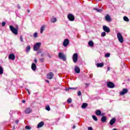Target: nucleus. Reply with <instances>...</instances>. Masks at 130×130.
<instances>
[{"mask_svg":"<svg viewBox=\"0 0 130 130\" xmlns=\"http://www.w3.org/2000/svg\"><path fill=\"white\" fill-rule=\"evenodd\" d=\"M94 10L95 11H97L98 13H101V12H103V10H102V9H99L98 8H94Z\"/></svg>","mask_w":130,"mask_h":130,"instance_id":"nucleus-25","label":"nucleus"},{"mask_svg":"<svg viewBox=\"0 0 130 130\" xmlns=\"http://www.w3.org/2000/svg\"><path fill=\"white\" fill-rule=\"evenodd\" d=\"M103 29L105 32H106L107 33H109L110 32V28L108 27V26L106 25H104L103 26Z\"/></svg>","mask_w":130,"mask_h":130,"instance_id":"nucleus-9","label":"nucleus"},{"mask_svg":"<svg viewBox=\"0 0 130 130\" xmlns=\"http://www.w3.org/2000/svg\"><path fill=\"white\" fill-rule=\"evenodd\" d=\"M87 106H88V104L83 103V104H82L81 107L83 109H85V108H86V107H87Z\"/></svg>","mask_w":130,"mask_h":130,"instance_id":"nucleus-24","label":"nucleus"},{"mask_svg":"<svg viewBox=\"0 0 130 130\" xmlns=\"http://www.w3.org/2000/svg\"><path fill=\"white\" fill-rule=\"evenodd\" d=\"M97 68H102L104 67V63H98L96 64Z\"/></svg>","mask_w":130,"mask_h":130,"instance_id":"nucleus-21","label":"nucleus"},{"mask_svg":"<svg viewBox=\"0 0 130 130\" xmlns=\"http://www.w3.org/2000/svg\"><path fill=\"white\" fill-rule=\"evenodd\" d=\"M10 29L12 33H13V34H14L15 35H18V30L19 29V27H18V26H17L16 28H15L13 25H10Z\"/></svg>","mask_w":130,"mask_h":130,"instance_id":"nucleus-1","label":"nucleus"},{"mask_svg":"<svg viewBox=\"0 0 130 130\" xmlns=\"http://www.w3.org/2000/svg\"><path fill=\"white\" fill-rule=\"evenodd\" d=\"M117 37L120 43H123V37L120 32L117 34Z\"/></svg>","mask_w":130,"mask_h":130,"instance_id":"nucleus-3","label":"nucleus"},{"mask_svg":"<svg viewBox=\"0 0 130 130\" xmlns=\"http://www.w3.org/2000/svg\"><path fill=\"white\" fill-rule=\"evenodd\" d=\"M68 18L70 21H75V16L72 14H69L68 15Z\"/></svg>","mask_w":130,"mask_h":130,"instance_id":"nucleus-7","label":"nucleus"},{"mask_svg":"<svg viewBox=\"0 0 130 130\" xmlns=\"http://www.w3.org/2000/svg\"><path fill=\"white\" fill-rule=\"evenodd\" d=\"M41 56L42 57H43L44 56H46V54H45V53H43L41 54Z\"/></svg>","mask_w":130,"mask_h":130,"instance_id":"nucleus-38","label":"nucleus"},{"mask_svg":"<svg viewBox=\"0 0 130 130\" xmlns=\"http://www.w3.org/2000/svg\"><path fill=\"white\" fill-rule=\"evenodd\" d=\"M73 129L76 128V125H73Z\"/></svg>","mask_w":130,"mask_h":130,"instance_id":"nucleus-50","label":"nucleus"},{"mask_svg":"<svg viewBox=\"0 0 130 130\" xmlns=\"http://www.w3.org/2000/svg\"><path fill=\"white\" fill-rule=\"evenodd\" d=\"M43 125H44V122L43 121H41L38 124V128H40V127H42Z\"/></svg>","mask_w":130,"mask_h":130,"instance_id":"nucleus-18","label":"nucleus"},{"mask_svg":"<svg viewBox=\"0 0 130 130\" xmlns=\"http://www.w3.org/2000/svg\"><path fill=\"white\" fill-rule=\"evenodd\" d=\"M17 8H18V9H21V6H20V5H17Z\"/></svg>","mask_w":130,"mask_h":130,"instance_id":"nucleus-46","label":"nucleus"},{"mask_svg":"<svg viewBox=\"0 0 130 130\" xmlns=\"http://www.w3.org/2000/svg\"><path fill=\"white\" fill-rule=\"evenodd\" d=\"M101 116H103V115H104V114L103 113L101 114Z\"/></svg>","mask_w":130,"mask_h":130,"instance_id":"nucleus-53","label":"nucleus"},{"mask_svg":"<svg viewBox=\"0 0 130 130\" xmlns=\"http://www.w3.org/2000/svg\"><path fill=\"white\" fill-rule=\"evenodd\" d=\"M2 26L3 27H5V26H6V22H2Z\"/></svg>","mask_w":130,"mask_h":130,"instance_id":"nucleus-42","label":"nucleus"},{"mask_svg":"<svg viewBox=\"0 0 130 130\" xmlns=\"http://www.w3.org/2000/svg\"><path fill=\"white\" fill-rule=\"evenodd\" d=\"M95 114L96 115L100 116V115H101V111H100V110H96L95 111Z\"/></svg>","mask_w":130,"mask_h":130,"instance_id":"nucleus-22","label":"nucleus"},{"mask_svg":"<svg viewBox=\"0 0 130 130\" xmlns=\"http://www.w3.org/2000/svg\"><path fill=\"white\" fill-rule=\"evenodd\" d=\"M98 1H102V0H98Z\"/></svg>","mask_w":130,"mask_h":130,"instance_id":"nucleus-58","label":"nucleus"},{"mask_svg":"<svg viewBox=\"0 0 130 130\" xmlns=\"http://www.w3.org/2000/svg\"><path fill=\"white\" fill-rule=\"evenodd\" d=\"M58 57L60 59L63 60V61H66V60H67V55H64L62 52L58 53Z\"/></svg>","mask_w":130,"mask_h":130,"instance_id":"nucleus-2","label":"nucleus"},{"mask_svg":"<svg viewBox=\"0 0 130 130\" xmlns=\"http://www.w3.org/2000/svg\"><path fill=\"white\" fill-rule=\"evenodd\" d=\"M107 87L108 88H111L112 89L113 88H114L115 87V85H114V83L112 82H107Z\"/></svg>","mask_w":130,"mask_h":130,"instance_id":"nucleus-6","label":"nucleus"},{"mask_svg":"<svg viewBox=\"0 0 130 130\" xmlns=\"http://www.w3.org/2000/svg\"><path fill=\"white\" fill-rule=\"evenodd\" d=\"M40 52H41V51H39L38 52V53H40Z\"/></svg>","mask_w":130,"mask_h":130,"instance_id":"nucleus-57","label":"nucleus"},{"mask_svg":"<svg viewBox=\"0 0 130 130\" xmlns=\"http://www.w3.org/2000/svg\"><path fill=\"white\" fill-rule=\"evenodd\" d=\"M40 61H41V62H43V61H44V58H40Z\"/></svg>","mask_w":130,"mask_h":130,"instance_id":"nucleus-40","label":"nucleus"},{"mask_svg":"<svg viewBox=\"0 0 130 130\" xmlns=\"http://www.w3.org/2000/svg\"><path fill=\"white\" fill-rule=\"evenodd\" d=\"M73 60L74 62H77L78 61V53H74L73 55Z\"/></svg>","mask_w":130,"mask_h":130,"instance_id":"nucleus-8","label":"nucleus"},{"mask_svg":"<svg viewBox=\"0 0 130 130\" xmlns=\"http://www.w3.org/2000/svg\"><path fill=\"white\" fill-rule=\"evenodd\" d=\"M105 57H109L110 56V53H106L105 54Z\"/></svg>","mask_w":130,"mask_h":130,"instance_id":"nucleus-35","label":"nucleus"},{"mask_svg":"<svg viewBox=\"0 0 130 130\" xmlns=\"http://www.w3.org/2000/svg\"><path fill=\"white\" fill-rule=\"evenodd\" d=\"M34 61L36 63L37 62V59L36 58H35Z\"/></svg>","mask_w":130,"mask_h":130,"instance_id":"nucleus-45","label":"nucleus"},{"mask_svg":"<svg viewBox=\"0 0 130 130\" xmlns=\"http://www.w3.org/2000/svg\"><path fill=\"white\" fill-rule=\"evenodd\" d=\"M123 20L124 21H125L126 22H129V19H128V18L126 16L123 17Z\"/></svg>","mask_w":130,"mask_h":130,"instance_id":"nucleus-28","label":"nucleus"},{"mask_svg":"<svg viewBox=\"0 0 130 130\" xmlns=\"http://www.w3.org/2000/svg\"><path fill=\"white\" fill-rule=\"evenodd\" d=\"M25 89L26 90L27 92H29L30 91L28 89V88H26Z\"/></svg>","mask_w":130,"mask_h":130,"instance_id":"nucleus-51","label":"nucleus"},{"mask_svg":"<svg viewBox=\"0 0 130 130\" xmlns=\"http://www.w3.org/2000/svg\"><path fill=\"white\" fill-rule=\"evenodd\" d=\"M88 130H93V128H92V127H88Z\"/></svg>","mask_w":130,"mask_h":130,"instance_id":"nucleus-44","label":"nucleus"},{"mask_svg":"<svg viewBox=\"0 0 130 130\" xmlns=\"http://www.w3.org/2000/svg\"><path fill=\"white\" fill-rule=\"evenodd\" d=\"M78 87H69L68 88H66L65 90L67 91H70V90H77Z\"/></svg>","mask_w":130,"mask_h":130,"instance_id":"nucleus-19","label":"nucleus"},{"mask_svg":"<svg viewBox=\"0 0 130 130\" xmlns=\"http://www.w3.org/2000/svg\"><path fill=\"white\" fill-rule=\"evenodd\" d=\"M15 123H16V124L19 123V121H18V120L15 121Z\"/></svg>","mask_w":130,"mask_h":130,"instance_id":"nucleus-47","label":"nucleus"},{"mask_svg":"<svg viewBox=\"0 0 130 130\" xmlns=\"http://www.w3.org/2000/svg\"><path fill=\"white\" fill-rule=\"evenodd\" d=\"M78 96H81V95H82V92H81V91H79L77 93Z\"/></svg>","mask_w":130,"mask_h":130,"instance_id":"nucleus-41","label":"nucleus"},{"mask_svg":"<svg viewBox=\"0 0 130 130\" xmlns=\"http://www.w3.org/2000/svg\"><path fill=\"white\" fill-rule=\"evenodd\" d=\"M75 72H76L77 74H80V73L81 72L80 68H79L78 67H75Z\"/></svg>","mask_w":130,"mask_h":130,"instance_id":"nucleus-17","label":"nucleus"},{"mask_svg":"<svg viewBox=\"0 0 130 130\" xmlns=\"http://www.w3.org/2000/svg\"><path fill=\"white\" fill-rule=\"evenodd\" d=\"M22 103H26V101L25 100H23L22 101Z\"/></svg>","mask_w":130,"mask_h":130,"instance_id":"nucleus-48","label":"nucleus"},{"mask_svg":"<svg viewBox=\"0 0 130 130\" xmlns=\"http://www.w3.org/2000/svg\"><path fill=\"white\" fill-rule=\"evenodd\" d=\"M46 82H47V83H49V80H46Z\"/></svg>","mask_w":130,"mask_h":130,"instance_id":"nucleus-52","label":"nucleus"},{"mask_svg":"<svg viewBox=\"0 0 130 130\" xmlns=\"http://www.w3.org/2000/svg\"><path fill=\"white\" fill-rule=\"evenodd\" d=\"M15 129V126H14L13 127V129Z\"/></svg>","mask_w":130,"mask_h":130,"instance_id":"nucleus-55","label":"nucleus"},{"mask_svg":"<svg viewBox=\"0 0 130 130\" xmlns=\"http://www.w3.org/2000/svg\"><path fill=\"white\" fill-rule=\"evenodd\" d=\"M88 45H89L91 47L93 46H94V43L92 41H90L88 42Z\"/></svg>","mask_w":130,"mask_h":130,"instance_id":"nucleus-27","label":"nucleus"},{"mask_svg":"<svg viewBox=\"0 0 130 130\" xmlns=\"http://www.w3.org/2000/svg\"><path fill=\"white\" fill-rule=\"evenodd\" d=\"M52 77H53V73L52 72L49 73L47 75V78L49 79V80H51L52 79Z\"/></svg>","mask_w":130,"mask_h":130,"instance_id":"nucleus-14","label":"nucleus"},{"mask_svg":"<svg viewBox=\"0 0 130 130\" xmlns=\"http://www.w3.org/2000/svg\"><path fill=\"white\" fill-rule=\"evenodd\" d=\"M38 34L37 32H35L34 34V37L35 38H37V37H38Z\"/></svg>","mask_w":130,"mask_h":130,"instance_id":"nucleus-37","label":"nucleus"},{"mask_svg":"<svg viewBox=\"0 0 130 130\" xmlns=\"http://www.w3.org/2000/svg\"><path fill=\"white\" fill-rule=\"evenodd\" d=\"M69 44H70V40L69 39H64V41L63 42V46H64V47H67Z\"/></svg>","mask_w":130,"mask_h":130,"instance_id":"nucleus-5","label":"nucleus"},{"mask_svg":"<svg viewBox=\"0 0 130 130\" xmlns=\"http://www.w3.org/2000/svg\"><path fill=\"white\" fill-rule=\"evenodd\" d=\"M15 56L14 54H10L9 55V59H12V60H15Z\"/></svg>","mask_w":130,"mask_h":130,"instance_id":"nucleus-16","label":"nucleus"},{"mask_svg":"<svg viewBox=\"0 0 130 130\" xmlns=\"http://www.w3.org/2000/svg\"><path fill=\"white\" fill-rule=\"evenodd\" d=\"M127 89L126 88H124L123 89L122 91L120 92V95H121L122 96H123L125 94H126L127 93Z\"/></svg>","mask_w":130,"mask_h":130,"instance_id":"nucleus-10","label":"nucleus"},{"mask_svg":"<svg viewBox=\"0 0 130 130\" xmlns=\"http://www.w3.org/2000/svg\"><path fill=\"white\" fill-rule=\"evenodd\" d=\"M27 92L28 93L29 95H30V91H27Z\"/></svg>","mask_w":130,"mask_h":130,"instance_id":"nucleus-54","label":"nucleus"},{"mask_svg":"<svg viewBox=\"0 0 130 130\" xmlns=\"http://www.w3.org/2000/svg\"><path fill=\"white\" fill-rule=\"evenodd\" d=\"M24 112L26 113L27 114H29V113H31L32 112V109L31 108H26L25 109V110L24 111Z\"/></svg>","mask_w":130,"mask_h":130,"instance_id":"nucleus-11","label":"nucleus"},{"mask_svg":"<svg viewBox=\"0 0 130 130\" xmlns=\"http://www.w3.org/2000/svg\"><path fill=\"white\" fill-rule=\"evenodd\" d=\"M37 68V67L36 66V64H35V63H32L31 64V70L34 71V72H35V71H36Z\"/></svg>","mask_w":130,"mask_h":130,"instance_id":"nucleus-15","label":"nucleus"},{"mask_svg":"<svg viewBox=\"0 0 130 130\" xmlns=\"http://www.w3.org/2000/svg\"><path fill=\"white\" fill-rule=\"evenodd\" d=\"M4 74V69L3 67H0V75H3Z\"/></svg>","mask_w":130,"mask_h":130,"instance_id":"nucleus-30","label":"nucleus"},{"mask_svg":"<svg viewBox=\"0 0 130 130\" xmlns=\"http://www.w3.org/2000/svg\"><path fill=\"white\" fill-rule=\"evenodd\" d=\"M25 129L30 130V129H31V127H30L29 126L27 125V126H25Z\"/></svg>","mask_w":130,"mask_h":130,"instance_id":"nucleus-36","label":"nucleus"},{"mask_svg":"<svg viewBox=\"0 0 130 130\" xmlns=\"http://www.w3.org/2000/svg\"><path fill=\"white\" fill-rule=\"evenodd\" d=\"M20 39L21 42H23V37H22V36H20Z\"/></svg>","mask_w":130,"mask_h":130,"instance_id":"nucleus-43","label":"nucleus"},{"mask_svg":"<svg viewBox=\"0 0 130 130\" xmlns=\"http://www.w3.org/2000/svg\"><path fill=\"white\" fill-rule=\"evenodd\" d=\"M101 36L102 37H105V36H106V32H105V31L102 32Z\"/></svg>","mask_w":130,"mask_h":130,"instance_id":"nucleus-33","label":"nucleus"},{"mask_svg":"<svg viewBox=\"0 0 130 130\" xmlns=\"http://www.w3.org/2000/svg\"><path fill=\"white\" fill-rule=\"evenodd\" d=\"M46 110H47V111H50V107H49V105L46 106Z\"/></svg>","mask_w":130,"mask_h":130,"instance_id":"nucleus-32","label":"nucleus"},{"mask_svg":"<svg viewBox=\"0 0 130 130\" xmlns=\"http://www.w3.org/2000/svg\"><path fill=\"white\" fill-rule=\"evenodd\" d=\"M107 71H110V67H108V68H107Z\"/></svg>","mask_w":130,"mask_h":130,"instance_id":"nucleus-49","label":"nucleus"},{"mask_svg":"<svg viewBox=\"0 0 130 130\" xmlns=\"http://www.w3.org/2000/svg\"><path fill=\"white\" fill-rule=\"evenodd\" d=\"M57 21V20L56 19V18H52L51 19V23H55V22H56Z\"/></svg>","mask_w":130,"mask_h":130,"instance_id":"nucleus-26","label":"nucleus"},{"mask_svg":"<svg viewBox=\"0 0 130 130\" xmlns=\"http://www.w3.org/2000/svg\"><path fill=\"white\" fill-rule=\"evenodd\" d=\"M105 20L107 21V22H111V18L110 17V16H109V14H107L105 16Z\"/></svg>","mask_w":130,"mask_h":130,"instance_id":"nucleus-13","label":"nucleus"},{"mask_svg":"<svg viewBox=\"0 0 130 130\" xmlns=\"http://www.w3.org/2000/svg\"><path fill=\"white\" fill-rule=\"evenodd\" d=\"M47 55L49 58H52V55L49 54V53H47Z\"/></svg>","mask_w":130,"mask_h":130,"instance_id":"nucleus-39","label":"nucleus"},{"mask_svg":"<svg viewBox=\"0 0 130 130\" xmlns=\"http://www.w3.org/2000/svg\"><path fill=\"white\" fill-rule=\"evenodd\" d=\"M27 12H28V13H30V10H28L27 11Z\"/></svg>","mask_w":130,"mask_h":130,"instance_id":"nucleus-56","label":"nucleus"},{"mask_svg":"<svg viewBox=\"0 0 130 130\" xmlns=\"http://www.w3.org/2000/svg\"><path fill=\"white\" fill-rule=\"evenodd\" d=\"M45 30V25H42L41 27V34H42L43 33V31Z\"/></svg>","mask_w":130,"mask_h":130,"instance_id":"nucleus-23","label":"nucleus"},{"mask_svg":"<svg viewBox=\"0 0 130 130\" xmlns=\"http://www.w3.org/2000/svg\"><path fill=\"white\" fill-rule=\"evenodd\" d=\"M40 46H41V43L39 42L37 43L34 46V51H37L39 48H40Z\"/></svg>","mask_w":130,"mask_h":130,"instance_id":"nucleus-4","label":"nucleus"},{"mask_svg":"<svg viewBox=\"0 0 130 130\" xmlns=\"http://www.w3.org/2000/svg\"><path fill=\"white\" fill-rule=\"evenodd\" d=\"M92 118L94 120H95V121H97L98 120V118H97V117H96L95 115L92 116Z\"/></svg>","mask_w":130,"mask_h":130,"instance_id":"nucleus-31","label":"nucleus"},{"mask_svg":"<svg viewBox=\"0 0 130 130\" xmlns=\"http://www.w3.org/2000/svg\"><path fill=\"white\" fill-rule=\"evenodd\" d=\"M30 49H31V47H30V46H27L26 49V52H29Z\"/></svg>","mask_w":130,"mask_h":130,"instance_id":"nucleus-29","label":"nucleus"},{"mask_svg":"<svg viewBox=\"0 0 130 130\" xmlns=\"http://www.w3.org/2000/svg\"><path fill=\"white\" fill-rule=\"evenodd\" d=\"M107 120V117H106L105 116H103L101 118V121H102V122H106Z\"/></svg>","mask_w":130,"mask_h":130,"instance_id":"nucleus-20","label":"nucleus"},{"mask_svg":"<svg viewBox=\"0 0 130 130\" xmlns=\"http://www.w3.org/2000/svg\"><path fill=\"white\" fill-rule=\"evenodd\" d=\"M116 121V119L115 118H113L110 121V125H113L115 123Z\"/></svg>","mask_w":130,"mask_h":130,"instance_id":"nucleus-12","label":"nucleus"},{"mask_svg":"<svg viewBox=\"0 0 130 130\" xmlns=\"http://www.w3.org/2000/svg\"><path fill=\"white\" fill-rule=\"evenodd\" d=\"M72 98H69L68 100H67V102L68 103L71 104L72 103Z\"/></svg>","mask_w":130,"mask_h":130,"instance_id":"nucleus-34","label":"nucleus"}]
</instances>
